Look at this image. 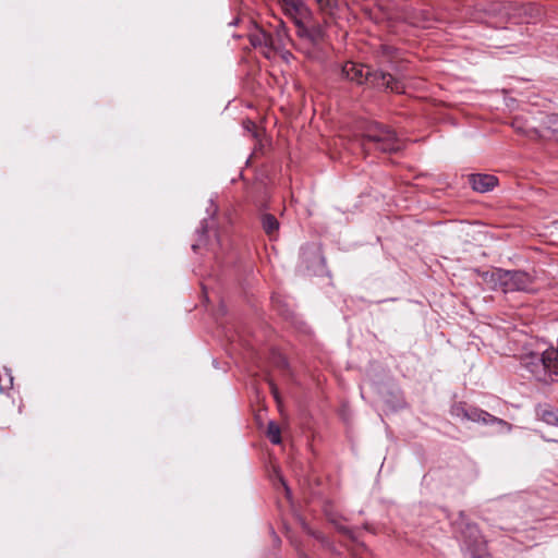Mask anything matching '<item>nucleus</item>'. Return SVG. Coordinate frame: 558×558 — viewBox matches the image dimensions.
<instances>
[{
  "instance_id": "f257e3e1",
  "label": "nucleus",
  "mask_w": 558,
  "mask_h": 558,
  "mask_svg": "<svg viewBox=\"0 0 558 558\" xmlns=\"http://www.w3.org/2000/svg\"><path fill=\"white\" fill-rule=\"evenodd\" d=\"M342 75L356 84H363L364 82H371L378 88H387L395 93H402L403 85L396 81L390 74L384 72H371L368 68L363 64L354 62H347L342 66Z\"/></svg>"
},
{
  "instance_id": "f03ea898",
  "label": "nucleus",
  "mask_w": 558,
  "mask_h": 558,
  "mask_svg": "<svg viewBox=\"0 0 558 558\" xmlns=\"http://www.w3.org/2000/svg\"><path fill=\"white\" fill-rule=\"evenodd\" d=\"M493 282L494 289H500L502 292L529 291L532 286V277L524 271H510L495 269L486 274Z\"/></svg>"
},
{
  "instance_id": "7ed1b4c3",
  "label": "nucleus",
  "mask_w": 558,
  "mask_h": 558,
  "mask_svg": "<svg viewBox=\"0 0 558 558\" xmlns=\"http://www.w3.org/2000/svg\"><path fill=\"white\" fill-rule=\"evenodd\" d=\"M364 137L384 153L397 151L402 146L400 140L391 130L378 123L371 124L365 131Z\"/></svg>"
},
{
  "instance_id": "20e7f679",
  "label": "nucleus",
  "mask_w": 558,
  "mask_h": 558,
  "mask_svg": "<svg viewBox=\"0 0 558 558\" xmlns=\"http://www.w3.org/2000/svg\"><path fill=\"white\" fill-rule=\"evenodd\" d=\"M522 365L538 380H546L545 351L530 352L522 357Z\"/></svg>"
},
{
  "instance_id": "39448f33",
  "label": "nucleus",
  "mask_w": 558,
  "mask_h": 558,
  "mask_svg": "<svg viewBox=\"0 0 558 558\" xmlns=\"http://www.w3.org/2000/svg\"><path fill=\"white\" fill-rule=\"evenodd\" d=\"M278 2L284 14L291 20L306 17L311 13L303 0H278Z\"/></svg>"
},
{
  "instance_id": "423d86ee",
  "label": "nucleus",
  "mask_w": 558,
  "mask_h": 558,
  "mask_svg": "<svg viewBox=\"0 0 558 558\" xmlns=\"http://www.w3.org/2000/svg\"><path fill=\"white\" fill-rule=\"evenodd\" d=\"M497 182V178L490 174H473L470 177V183L473 190L480 193L492 191Z\"/></svg>"
},
{
  "instance_id": "0eeeda50",
  "label": "nucleus",
  "mask_w": 558,
  "mask_h": 558,
  "mask_svg": "<svg viewBox=\"0 0 558 558\" xmlns=\"http://www.w3.org/2000/svg\"><path fill=\"white\" fill-rule=\"evenodd\" d=\"M546 378L551 375H558V349L549 348L545 350Z\"/></svg>"
},
{
  "instance_id": "6e6552de",
  "label": "nucleus",
  "mask_w": 558,
  "mask_h": 558,
  "mask_svg": "<svg viewBox=\"0 0 558 558\" xmlns=\"http://www.w3.org/2000/svg\"><path fill=\"white\" fill-rule=\"evenodd\" d=\"M262 225H263L264 231L270 238H274L279 229L278 220L275 218V216H272L270 214L263 215Z\"/></svg>"
},
{
  "instance_id": "1a4fd4ad",
  "label": "nucleus",
  "mask_w": 558,
  "mask_h": 558,
  "mask_svg": "<svg viewBox=\"0 0 558 558\" xmlns=\"http://www.w3.org/2000/svg\"><path fill=\"white\" fill-rule=\"evenodd\" d=\"M464 418L470 420V421H474V422L482 421L484 423H488V422H492V421L495 420L488 413H486L484 411H478L476 409L470 410L469 412H464Z\"/></svg>"
},
{
  "instance_id": "9d476101",
  "label": "nucleus",
  "mask_w": 558,
  "mask_h": 558,
  "mask_svg": "<svg viewBox=\"0 0 558 558\" xmlns=\"http://www.w3.org/2000/svg\"><path fill=\"white\" fill-rule=\"evenodd\" d=\"M320 10L329 15H333L338 10V1L337 0H316Z\"/></svg>"
},
{
  "instance_id": "9b49d317",
  "label": "nucleus",
  "mask_w": 558,
  "mask_h": 558,
  "mask_svg": "<svg viewBox=\"0 0 558 558\" xmlns=\"http://www.w3.org/2000/svg\"><path fill=\"white\" fill-rule=\"evenodd\" d=\"M324 29L320 25H314L310 27L308 39L313 44H318L324 39Z\"/></svg>"
},
{
  "instance_id": "f8f14e48",
  "label": "nucleus",
  "mask_w": 558,
  "mask_h": 558,
  "mask_svg": "<svg viewBox=\"0 0 558 558\" xmlns=\"http://www.w3.org/2000/svg\"><path fill=\"white\" fill-rule=\"evenodd\" d=\"M267 435L272 444H280V441H281L280 428L276 423H274V422L269 423L268 429H267Z\"/></svg>"
},
{
  "instance_id": "ddd939ff",
  "label": "nucleus",
  "mask_w": 558,
  "mask_h": 558,
  "mask_svg": "<svg viewBox=\"0 0 558 558\" xmlns=\"http://www.w3.org/2000/svg\"><path fill=\"white\" fill-rule=\"evenodd\" d=\"M302 19L303 17H299L298 20L294 19L292 20L293 23L295 24V26L298 27V34L300 37H304V38H307L308 39V33H310V27H306L304 25V23L302 22Z\"/></svg>"
},
{
  "instance_id": "4468645a",
  "label": "nucleus",
  "mask_w": 558,
  "mask_h": 558,
  "mask_svg": "<svg viewBox=\"0 0 558 558\" xmlns=\"http://www.w3.org/2000/svg\"><path fill=\"white\" fill-rule=\"evenodd\" d=\"M276 34L281 44H283L284 40L288 39V29L282 21H279V24L276 27Z\"/></svg>"
},
{
  "instance_id": "2eb2a0df",
  "label": "nucleus",
  "mask_w": 558,
  "mask_h": 558,
  "mask_svg": "<svg viewBox=\"0 0 558 558\" xmlns=\"http://www.w3.org/2000/svg\"><path fill=\"white\" fill-rule=\"evenodd\" d=\"M542 418H543V421H545L548 424L555 425L558 423V416L553 411H548V410L543 411Z\"/></svg>"
},
{
  "instance_id": "dca6fc26",
  "label": "nucleus",
  "mask_w": 558,
  "mask_h": 558,
  "mask_svg": "<svg viewBox=\"0 0 558 558\" xmlns=\"http://www.w3.org/2000/svg\"><path fill=\"white\" fill-rule=\"evenodd\" d=\"M269 386H270V389H271V393L274 395V398L276 399V401L278 403H280V397H279L278 388L276 387V385L272 381H269Z\"/></svg>"
},
{
  "instance_id": "f3484780",
  "label": "nucleus",
  "mask_w": 558,
  "mask_h": 558,
  "mask_svg": "<svg viewBox=\"0 0 558 558\" xmlns=\"http://www.w3.org/2000/svg\"><path fill=\"white\" fill-rule=\"evenodd\" d=\"M464 412H469L468 410L463 409L462 407L460 405H457L452 409V413L456 415V416H461L464 418Z\"/></svg>"
},
{
  "instance_id": "a211bd4d",
  "label": "nucleus",
  "mask_w": 558,
  "mask_h": 558,
  "mask_svg": "<svg viewBox=\"0 0 558 558\" xmlns=\"http://www.w3.org/2000/svg\"><path fill=\"white\" fill-rule=\"evenodd\" d=\"M281 483H282V486L284 487L287 494H289V488L287 487L286 483L283 481H281Z\"/></svg>"
}]
</instances>
